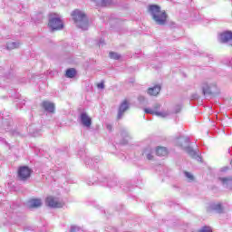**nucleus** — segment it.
I'll return each mask as SVG.
<instances>
[{
	"label": "nucleus",
	"mask_w": 232,
	"mask_h": 232,
	"mask_svg": "<svg viewBox=\"0 0 232 232\" xmlns=\"http://www.w3.org/2000/svg\"><path fill=\"white\" fill-rule=\"evenodd\" d=\"M98 88H100L101 90H103V88H104V82H100V83H98Z\"/></svg>",
	"instance_id": "28"
},
{
	"label": "nucleus",
	"mask_w": 232,
	"mask_h": 232,
	"mask_svg": "<svg viewBox=\"0 0 232 232\" xmlns=\"http://www.w3.org/2000/svg\"><path fill=\"white\" fill-rule=\"evenodd\" d=\"M21 44L19 42H8L6 44L7 50H15V48H19Z\"/></svg>",
	"instance_id": "20"
},
{
	"label": "nucleus",
	"mask_w": 232,
	"mask_h": 232,
	"mask_svg": "<svg viewBox=\"0 0 232 232\" xmlns=\"http://www.w3.org/2000/svg\"><path fill=\"white\" fill-rule=\"evenodd\" d=\"M79 121L84 128H92V118L87 112H81L79 116Z\"/></svg>",
	"instance_id": "9"
},
{
	"label": "nucleus",
	"mask_w": 232,
	"mask_h": 232,
	"mask_svg": "<svg viewBox=\"0 0 232 232\" xmlns=\"http://www.w3.org/2000/svg\"><path fill=\"white\" fill-rule=\"evenodd\" d=\"M153 149L151 147H147L143 150L141 155L144 159H147V160H153Z\"/></svg>",
	"instance_id": "13"
},
{
	"label": "nucleus",
	"mask_w": 232,
	"mask_h": 232,
	"mask_svg": "<svg viewBox=\"0 0 232 232\" xmlns=\"http://www.w3.org/2000/svg\"><path fill=\"white\" fill-rule=\"evenodd\" d=\"M185 177L188 179V182H193V180H195L193 174H191L188 171H185Z\"/></svg>",
	"instance_id": "25"
},
{
	"label": "nucleus",
	"mask_w": 232,
	"mask_h": 232,
	"mask_svg": "<svg viewBox=\"0 0 232 232\" xmlns=\"http://www.w3.org/2000/svg\"><path fill=\"white\" fill-rule=\"evenodd\" d=\"M101 44H104V40L103 39H101L100 42H99V46H101Z\"/></svg>",
	"instance_id": "29"
},
{
	"label": "nucleus",
	"mask_w": 232,
	"mask_h": 232,
	"mask_svg": "<svg viewBox=\"0 0 232 232\" xmlns=\"http://www.w3.org/2000/svg\"><path fill=\"white\" fill-rule=\"evenodd\" d=\"M221 184H223L224 188L227 189H232V177H221L219 178Z\"/></svg>",
	"instance_id": "14"
},
{
	"label": "nucleus",
	"mask_w": 232,
	"mask_h": 232,
	"mask_svg": "<svg viewBox=\"0 0 232 232\" xmlns=\"http://www.w3.org/2000/svg\"><path fill=\"white\" fill-rule=\"evenodd\" d=\"M109 57L111 59H114L115 61H119V59H121V54L117 53H114V52H111L109 53Z\"/></svg>",
	"instance_id": "24"
},
{
	"label": "nucleus",
	"mask_w": 232,
	"mask_h": 232,
	"mask_svg": "<svg viewBox=\"0 0 232 232\" xmlns=\"http://www.w3.org/2000/svg\"><path fill=\"white\" fill-rule=\"evenodd\" d=\"M202 92L204 95H211L217 93V83L204 82L202 86Z\"/></svg>",
	"instance_id": "7"
},
{
	"label": "nucleus",
	"mask_w": 232,
	"mask_h": 232,
	"mask_svg": "<svg viewBox=\"0 0 232 232\" xmlns=\"http://www.w3.org/2000/svg\"><path fill=\"white\" fill-rule=\"evenodd\" d=\"M156 155H158V157H166V155H168V149L165 147H158L156 149Z\"/></svg>",
	"instance_id": "19"
},
{
	"label": "nucleus",
	"mask_w": 232,
	"mask_h": 232,
	"mask_svg": "<svg viewBox=\"0 0 232 232\" xmlns=\"http://www.w3.org/2000/svg\"><path fill=\"white\" fill-rule=\"evenodd\" d=\"M30 175H32V169L30 168L24 166L20 167L18 169V179L20 180H26L30 179Z\"/></svg>",
	"instance_id": "8"
},
{
	"label": "nucleus",
	"mask_w": 232,
	"mask_h": 232,
	"mask_svg": "<svg viewBox=\"0 0 232 232\" xmlns=\"http://www.w3.org/2000/svg\"><path fill=\"white\" fill-rule=\"evenodd\" d=\"M148 10L156 24H159L160 26H164V24H166L168 14H166V11H161L160 5H149Z\"/></svg>",
	"instance_id": "1"
},
{
	"label": "nucleus",
	"mask_w": 232,
	"mask_h": 232,
	"mask_svg": "<svg viewBox=\"0 0 232 232\" xmlns=\"http://www.w3.org/2000/svg\"><path fill=\"white\" fill-rule=\"evenodd\" d=\"M42 107L48 113H53L55 111V104L52 102H48V101L43 102Z\"/></svg>",
	"instance_id": "12"
},
{
	"label": "nucleus",
	"mask_w": 232,
	"mask_h": 232,
	"mask_svg": "<svg viewBox=\"0 0 232 232\" xmlns=\"http://www.w3.org/2000/svg\"><path fill=\"white\" fill-rule=\"evenodd\" d=\"M77 74V72L75 71V69H67L66 71V77H68L69 79H73V77H75V75Z\"/></svg>",
	"instance_id": "22"
},
{
	"label": "nucleus",
	"mask_w": 232,
	"mask_h": 232,
	"mask_svg": "<svg viewBox=\"0 0 232 232\" xmlns=\"http://www.w3.org/2000/svg\"><path fill=\"white\" fill-rule=\"evenodd\" d=\"M158 110H160V104L156 103L154 105V109H150V108H145L144 111L147 114L150 115H156L157 117H161V119H166V117H169L170 112L168 111H158Z\"/></svg>",
	"instance_id": "4"
},
{
	"label": "nucleus",
	"mask_w": 232,
	"mask_h": 232,
	"mask_svg": "<svg viewBox=\"0 0 232 232\" xmlns=\"http://www.w3.org/2000/svg\"><path fill=\"white\" fill-rule=\"evenodd\" d=\"M45 204L49 208H63L64 206V202L62 199H60L59 198H53L52 196L46 198Z\"/></svg>",
	"instance_id": "6"
},
{
	"label": "nucleus",
	"mask_w": 232,
	"mask_h": 232,
	"mask_svg": "<svg viewBox=\"0 0 232 232\" xmlns=\"http://www.w3.org/2000/svg\"><path fill=\"white\" fill-rule=\"evenodd\" d=\"M139 101H140V102L144 101V97L143 96H140L139 97Z\"/></svg>",
	"instance_id": "31"
},
{
	"label": "nucleus",
	"mask_w": 232,
	"mask_h": 232,
	"mask_svg": "<svg viewBox=\"0 0 232 232\" xmlns=\"http://www.w3.org/2000/svg\"><path fill=\"white\" fill-rule=\"evenodd\" d=\"M108 130H111V125H107Z\"/></svg>",
	"instance_id": "33"
},
{
	"label": "nucleus",
	"mask_w": 232,
	"mask_h": 232,
	"mask_svg": "<svg viewBox=\"0 0 232 232\" xmlns=\"http://www.w3.org/2000/svg\"><path fill=\"white\" fill-rule=\"evenodd\" d=\"M101 182H103V184H107L108 188H115V186H117V178L104 177L101 179Z\"/></svg>",
	"instance_id": "11"
},
{
	"label": "nucleus",
	"mask_w": 232,
	"mask_h": 232,
	"mask_svg": "<svg viewBox=\"0 0 232 232\" xmlns=\"http://www.w3.org/2000/svg\"><path fill=\"white\" fill-rule=\"evenodd\" d=\"M101 160H102L101 157L97 156V157L92 159L90 162L85 161V164H88L89 166L95 168V164H98V162H101Z\"/></svg>",
	"instance_id": "21"
},
{
	"label": "nucleus",
	"mask_w": 232,
	"mask_h": 232,
	"mask_svg": "<svg viewBox=\"0 0 232 232\" xmlns=\"http://www.w3.org/2000/svg\"><path fill=\"white\" fill-rule=\"evenodd\" d=\"M228 169H229V168L225 167V168H222V169H221V171H227Z\"/></svg>",
	"instance_id": "30"
},
{
	"label": "nucleus",
	"mask_w": 232,
	"mask_h": 232,
	"mask_svg": "<svg viewBox=\"0 0 232 232\" xmlns=\"http://www.w3.org/2000/svg\"><path fill=\"white\" fill-rule=\"evenodd\" d=\"M72 17L78 28L88 30V16H86L84 12L76 9L72 13Z\"/></svg>",
	"instance_id": "3"
},
{
	"label": "nucleus",
	"mask_w": 232,
	"mask_h": 232,
	"mask_svg": "<svg viewBox=\"0 0 232 232\" xmlns=\"http://www.w3.org/2000/svg\"><path fill=\"white\" fill-rule=\"evenodd\" d=\"M49 27L52 32L55 30H63L64 28V24H63V20L59 16H51L49 19Z\"/></svg>",
	"instance_id": "5"
},
{
	"label": "nucleus",
	"mask_w": 232,
	"mask_h": 232,
	"mask_svg": "<svg viewBox=\"0 0 232 232\" xmlns=\"http://www.w3.org/2000/svg\"><path fill=\"white\" fill-rule=\"evenodd\" d=\"M232 39V32L231 31H227L223 34H220L219 40L220 43H229Z\"/></svg>",
	"instance_id": "15"
},
{
	"label": "nucleus",
	"mask_w": 232,
	"mask_h": 232,
	"mask_svg": "<svg viewBox=\"0 0 232 232\" xmlns=\"http://www.w3.org/2000/svg\"><path fill=\"white\" fill-rule=\"evenodd\" d=\"M70 232H86L84 229H82L81 227L77 225L71 226Z\"/></svg>",
	"instance_id": "23"
},
{
	"label": "nucleus",
	"mask_w": 232,
	"mask_h": 232,
	"mask_svg": "<svg viewBox=\"0 0 232 232\" xmlns=\"http://www.w3.org/2000/svg\"><path fill=\"white\" fill-rule=\"evenodd\" d=\"M105 232H117V228L111 227V226H108L105 228Z\"/></svg>",
	"instance_id": "26"
},
{
	"label": "nucleus",
	"mask_w": 232,
	"mask_h": 232,
	"mask_svg": "<svg viewBox=\"0 0 232 232\" xmlns=\"http://www.w3.org/2000/svg\"><path fill=\"white\" fill-rule=\"evenodd\" d=\"M29 208H41L43 206V200L41 198H33L28 202Z\"/></svg>",
	"instance_id": "18"
},
{
	"label": "nucleus",
	"mask_w": 232,
	"mask_h": 232,
	"mask_svg": "<svg viewBox=\"0 0 232 232\" xmlns=\"http://www.w3.org/2000/svg\"><path fill=\"white\" fill-rule=\"evenodd\" d=\"M209 208L212 211H215V213H223L224 212V207H222L221 203H212L209 206Z\"/></svg>",
	"instance_id": "17"
},
{
	"label": "nucleus",
	"mask_w": 232,
	"mask_h": 232,
	"mask_svg": "<svg viewBox=\"0 0 232 232\" xmlns=\"http://www.w3.org/2000/svg\"><path fill=\"white\" fill-rule=\"evenodd\" d=\"M192 99H198V95H194V96H192Z\"/></svg>",
	"instance_id": "32"
},
{
	"label": "nucleus",
	"mask_w": 232,
	"mask_h": 232,
	"mask_svg": "<svg viewBox=\"0 0 232 232\" xmlns=\"http://www.w3.org/2000/svg\"><path fill=\"white\" fill-rule=\"evenodd\" d=\"M148 95H150L152 97H157L158 93H160V85H155L153 87H150L147 91Z\"/></svg>",
	"instance_id": "16"
},
{
	"label": "nucleus",
	"mask_w": 232,
	"mask_h": 232,
	"mask_svg": "<svg viewBox=\"0 0 232 232\" xmlns=\"http://www.w3.org/2000/svg\"><path fill=\"white\" fill-rule=\"evenodd\" d=\"M130 110V102L128 100H124L121 102L119 110H118V119H122V115H124L125 111Z\"/></svg>",
	"instance_id": "10"
},
{
	"label": "nucleus",
	"mask_w": 232,
	"mask_h": 232,
	"mask_svg": "<svg viewBox=\"0 0 232 232\" xmlns=\"http://www.w3.org/2000/svg\"><path fill=\"white\" fill-rule=\"evenodd\" d=\"M0 142H5V140L3 138L0 137Z\"/></svg>",
	"instance_id": "34"
},
{
	"label": "nucleus",
	"mask_w": 232,
	"mask_h": 232,
	"mask_svg": "<svg viewBox=\"0 0 232 232\" xmlns=\"http://www.w3.org/2000/svg\"><path fill=\"white\" fill-rule=\"evenodd\" d=\"M176 146H179V148H181L182 150H185V151L192 157V159H197V160H202V158L198 156V153L197 150H193L189 146V137L188 136H179L175 140Z\"/></svg>",
	"instance_id": "2"
},
{
	"label": "nucleus",
	"mask_w": 232,
	"mask_h": 232,
	"mask_svg": "<svg viewBox=\"0 0 232 232\" xmlns=\"http://www.w3.org/2000/svg\"><path fill=\"white\" fill-rule=\"evenodd\" d=\"M200 232H211V227H203Z\"/></svg>",
	"instance_id": "27"
}]
</instances>
